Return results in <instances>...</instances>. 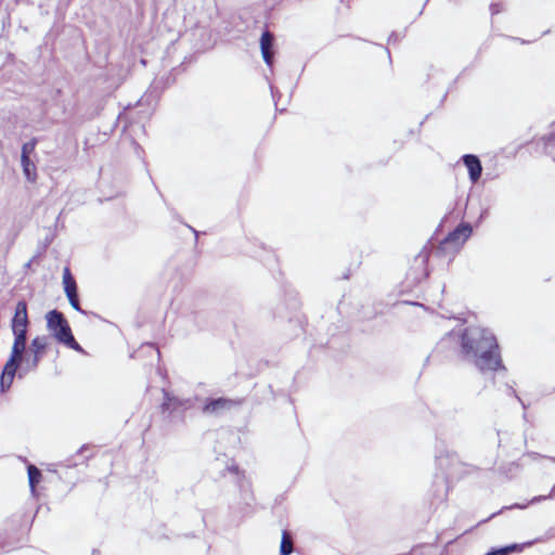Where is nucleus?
I'll use <instances>...</instances> for the list:
<instances>
[{
  "instance_id": "obj_2",
  "label": "nucleus",
  "mask_w": 555,
  "mask_h": 555,
  "mask_svg": "<svg viewBox=\"0 0 555 555\" xmlns=\"http://www.w3.org/2000/svg\"><path fill=\"white\" fill-rule=\"evenodd\" d=\"M47 328L52 336L66 347L78 352H85L81 346L75 340L68 322L57 310H51L46 314Z\"/></svg>"
},
{
  "instance_id": "obj_7",
  "label": "nucleus",
  "mask_w": 555,
  "mask_h": 555,
  "mask_svg": "<svg viewBox=\"0 0 555 555\" xmlns=\"http://www.w3.org/2000/svg\"><path fill=\"white\" fill-rule=\"evenodd\" d=\"M238 405L237 401L227 399V398H218V399H211L209 400L204 406H203V413L206 415H221L227 411H230L231 409Z\"/></svg>"
},
{
  "instance_id": "obj_14",
  "label": "nucleus",
  "mask_w": 555,
  "mask_h": 555,
  "mask_svg": "<svg viewBox=\"0 0 555 555\" xmlns=\"http://www.w3.org/2000/svg\"><path fill=\"white\" fill-rule=\"evenodd\" d=\"M41 472L34 465L28 466V480L31 493L36 494V486L40 482Z\"/></svg>"
},
{
  "instance_id": "obj_11",
  "label": "nucleus",
  "mask_w": 555,
  "mask_h": 555,
  "mask_svg": "<svg viewBox=\"0 0 555 555\" xmlns=\"http://www.w3.org/2000/svg\"><path fill=\"white\" fill-rule=\"evenodd\" d=\"M63 285L67 298L77 296V285L67 267L63 271Z\"/></svg>"
},
{
  "instance_id": "obj_5",
  "label": "nucleus",
  "mask_w": 555,
  "mask_h": 555,
  "mask_svg": "<svg viewBox=\"0 0 555 555\" xmlns=\"http://www.w3.org/2000/svg\"><path fill=\"white\" fill-rule=\"evenodd\" d=\"M28 326L27 306L25 301H18L12 319L11 327L14 336H26Z\"/></svg>"
},
{
  "instance_id": "obj_3",
  "label": "nucleus",
  "mask_w": 555,
  "mask_h": 555,
  "mask_svg": "<svg viewBox=\"0 0 555 555\" xmlns=\"http://www.w3.org/2000/svg\"><path fill=\"white\" fill-rule=\"evenodd\" d=\"M459 251L460 249L446 238L439 243L434 251L427 246L423 247L414 259V262L423 269L421 278L427 279L429 276L428 262L431 256L449 264Z\"/></svg>"
},
{
  "instance_id": "obj_10",
  "label": "nucleus",
  "mask_w": 555,
  "mask_h": 555,
  "mask_svg": "<svg viewBox=\"0 0 555 555\" xmlns=\"http://www.w3.org/2000/svg\"><path fill=\"white\" fill-rule=\"evenodd\" d=\"M463 162L468 170L470 180L473 182H477L482 172V166L479 158L475 155L467 154L463 156Z\"/></svg>"
},
{
  "instance_id": "obj_9",
  "label": "nucleus",
  "mask_w": 555,
  "mask_h": 555,
  "mask_svg": "<svg viewBox=\"0 0 555 555\" xmlns=\"http://www.w3.org/2000/svg\"><path fill=\"white\" fill-rule=\"evenodd\" d=\"M274 36L269 30H264L260 38V50L264 63L271 67L274 60L273 51Z\"/></svg>"
},
{
  "instance_id": "obj_6",
  "label": "nucleus",
  "mask_w": 555,
  "mask_h": 555,
  "mask_svg": "<svg viewBox=\"0 0 555 555\" xmlns=\"http://www.w3.org/2000/svg\"><path fill=\"white\" fill-rule=\"evenodd\" d=\"M47 348V338L46 337H36L31 340L29 352L31 357H25V370L31 371L35 370L40 361V358L43 351Z\"/></svg>"
},
{
  "instance_id": "obj_16",
  "label": "nucleus",
  "mask_w": 555,
  "mask_h": 555,
  "mask_svg": "<svg viewBox=\"0 0 555 555\" xmlns=\"http://www.w3.org/2000/svg\"><path fill=\"white\" fill-rule=\"evenodd\" d=\"M503 10H504V7H503V3H501V2L492 3V4L490 5V11H491V14H492V15H494V14H499V13H501Z\"/></svg>"
},
{
  "instance_id": "obj_4",
  "label": "nucleus",
  "mask_w": 555,
  "mask_h": 555,
  "mask_svg": "<svg viewBox=\"0 0 555 555\" xmlns=\"http://www.w3.org/2000/svg\"><path fill=\"white\" fill-rule=\"evenodd\" d=\"M26 348V336H14L11 354L4 364L0 378V387L2 391L9 389L13 383L15 373L21 363L25 364L24 352Z\"/></svg>"
},
{
  "instance_id": "obj_1",
  "label": "nucleus",
  "mask_w": 555,
  "mask_h": 555,
  "mask_svg": "<svg viewBox=\"0 0 555 555\" xmlns=\"http://www.w3.org/2000/svg\"><path fill=\"white\" fill-rule=\"evenodd\" d=\"M462 352L474 356L475 365L481 371L504 370L495 336L481 327H467L461 335Z\"/></svg>"
},
{
  "instance_id": "obj_18",
  "label": "nucleus",
  "mask_w": 555,
  "mask_h": 555,
  "mask_svg": "<svg viewBox=\"0 0 555 555\" xmlns=\"http://www.w3.org/2000/svg\"><path fill=\"white\" fill-rule=\"evenodd\" d=\"M170 402H171V399H168V401H166V402H164V403H163V406H164L165 409H168V408L170 406Z\"/></svg>"
},
{
  "instance_id": "obj_15",
  "label": "nucleus",
  "mask_w": 555,
  "mask_h": 555,
  "mask_svg": "<svg viewBox=\"0 0 555 555\" xmlns=\"http://www.w3.org/2000/svg\"><path fill=\"white\" fill-rule=\"evenodd\" d=\"M36 147V141L31 140L29 142H26L22 146V155L21 157L28 156L35 151Z\"/></svg>"
},
{
  "instance_id": "obj_8",
  "label": "nucleus",
  "mask_w": 555,
  "mask_h": 555,
  "mask_svg": "<svg viewBox=\"0 0 555 555\" xmlns=\"http://www.w3.org/2000/svg\"><path fill=\"white\" fill-rule=\"evenodd\" d=\"M473 229L468 223H460L452 232L448 234L446 240L457 247L460 250L470 237Z\"/></svg>"
},
{
  "instance_id": "obj_17",
  "label": "nucleus",
  "mask_w": 555,
  "mask_h": 555,
  "mask_svg": "<svg viewBox=\"0 0 555 555\" xmlns=\"http://www.w3.org/2000/svg\"><path fill=\"white\" fill-rule=\"evenodd\" d=\"M68 300H69L70 306H72L75 310H77V311H81L80 306H79V301H78V295H77V296H75V297H70V298H68Z\"/></svg>"
},
{
  "instance_id": "obj_12",
  "label": "nucleus",
  "mask_w": 555,
  "mask_h": 555,
  "mask_svg": "<svg viewBox=\"0 0 555 555\" xmlns=\"http://www.w3.org/2000/svg\"><path fill=\"white\" fill-rule=\"evenodd\" d=\"M23 172L27 181L35 182L37 179L36 165L28 156L21 157Z\"/></svg>"
},
{
  "instance_id": "obj_13",
  "label": "nucleus",
  "mask_w": 555,
  "mask_h": 555,
  "mask_svg": "<svg viewBox=\"0 0 555 555\" xmlns=\"http://www.w3.org/2000/svg\"><path fill=\"white\" fill-rule=\"evenodd\" d=\"M294 551L293 538L289 531L283 530L281 537V555H291Z\"/></svg>"
}]
</instances>
